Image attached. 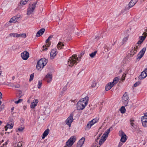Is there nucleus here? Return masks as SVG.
Masks as SVG:
<instances>
[{
  "instance_id": "obj_1",
  "label": "nucleus",
  "mask_w": 147,
  "mask_h": 147,
  "mask_svg": "<svg viewBox=\"0 0 147 147\" xmlns=\"http://www.w3.org/2000/svg\"><path fill=\"white\" fill-rule=\"evenodd\" d=\"M48 62V60L45 58H42L39 60L37 63L36 68L38 70H41L45 66Z\"/></svg>"
},
{
  "instance_id": "obj_2",
  "label": "nucleus",
  "mask_w": 147,
  "mask_h": 147,
  "mask_svg": "<svg viewBox=\"0 0 147 147\" xmlns=\"http://www.w3.org/2000/svg\"><path fill=\"white\" fill-rule=\"evenodd\" d=\"M80 61L78 59L77 55H74L72 56V58L70 57L69 59L68 65L69 66L72 67L75 64H76L77 63V61Z\"/></svg>"
},
{
  "instance_id": "obj_3",
  "label": "nucleus",
  "mask_w": 147,
  "mask_h": 147,
  "mask_svg": "<svg viewBox=\"0 0 147 147\" xmlns=\"http://www.w3.org/2000/svg\"><path fill=\"white\" fill-rule=\"evenodd\" d=\"M37 2L38 1H36L34 3L32 4L31 3L29 4V7L27 8V14L28 15H30L33 12L36 6Z\"/></svg>"
},
{
  "instance_id": "obj_4",
  "label": "nucleus",
  "mask_w": 147,
  "mask_h": 147,
  "mask_svg": "<svg viewBox=\"0 0 147 147\" xmlns=\"http://www.w3.org/2000/svg\"><path fill=\"white\" fill-rule=\"evenodd\" d=\"M76 140L75 136H72L66 142V146L64 147H71Z\"/></svg>"
},
{
  "instance_id": "obj_5",
  "label": "nucleus",
  "mask_w": 147,
  "mask_h": 147,
  "mask_svg": "<svg viewBox=\"0 0 147 147\" xmlns=\"http://www.w3.org/2000/svg\"><path fill=\"white\" fill-rule=\"evenodd\" d=\"M119 136L121 137L120 140L122 142H125L127 139L126 135L122 130L119 131Z\"/></svg>"
},
{
  "instance_id": "obj_6",
  "label": "nucleus",
  "mask_w": 147,
  "mask_h": 147,
  "mask_svg": "<svg viewBox=\"0 0 147 147\" xmlns=\"http://www.w3.org/2000/svg\"><path fill=\"white\" fill-rule=\"evenodd\" d=\"M138 0H131L128 4V5H127L125 7L124 10L127 11L130 8L132 7L136 4Z\"/></svg>"
},
{
  "instance_id": "obj_7",
  "label": "nucleus",
  "mask_w": 147,
  "mask_h": 147,
  "mask_svg": "<svg viewBox=\"0 0 147 147\" xmlns=\"http://www.w3.org/2000/svg\"><path fill=\"white\" fill-rule=\"evenodd\" d=\"M129 97L127 92H125L123 96V102L125 106H127L128 103Z\"/></svg>"
},
{
  "instance_id": "obj_8",
  "label": "nucleus",
  "mask_w": 147,
  "mask_h": 147,
  "mask_svg": "<svg viewBox=\"0 0 147 147\" xmlns=\"http://www.w3.org/2000/svg\"><path fill=\"white\" fill-rule=\"evenodd\" d=\"M74 119L73 118V114L71 113L69 116L67 118L65 121L66 124L70 127L71 125V123L72 122Z\"/></svg>"
},
{
  "instance_id": "obj_9",
  "label": "nucleus",
  "mask_w": 147,
  "mask_h": 147,
  "mask_svg": "<svg viewBox=\"0 0 147 147\" xmlns=\"http://www.w3.org/2000/svg\"><path fill=\"white\" fill-rule=\"evenodd\" d=\"M21 56L22 59L24 60H26L29 57V53L26 51H25L21 53Z\"/></svg>"
},
{
  "instance_id": "obj_10",
  "label": "nucleus",
  "mask_w": 147,
  "mask_h": 147,
  "mask_svg": "<svg viewBox=\"0 0 147 147\" xmlns=\"http://www.w3.org/2000/svg\"><path fill=\"white\" fill-rule=\"evenodd\" d=\"M146 114H147L146 113ZM141 121L143 126L144 127H147V115H145L141 118Z\"/></svg>"
},
{
  "instance_id": "obj_11",
  "label": "nucleus",
  "mask_w": 147,
  "mask_h": 147,
  "mask_svg": "<svg viewBox=\"0 0 147 147\" xmlns=\"http://www.w3.org/2000/svg\"><path fill=\"white\" fill-rule=\"evenodd\" d=\"M75 28V26L73 23H69L68 25L67 30L69 33H71L74 32Z\"/></svg>"
},
{
  "instance_id": "obj_12",
  "label": "nucleus",
  "mask_w": 147,
  "mask_h": 147,
  "mask_svg": "<svg viewBox=\"0 0 147 147\" xmlns=\"http://www.w3.org/2000/svg\"><path fill=\"white\" fill-rule=\"evenodd\" d=\"M86 105L81 102L80 101H78L77 104V108L78 110H81L83 109Z\"/></svg>"
},
{
  "instance_id": "obj_13",
  "label": "nucleus",
  "mask_w": 147,
  "mask_h": 147,
  "mask_svg": "<svg viewBox=\"0 0 147 147\" xmlns=\"http://www.w3.org/2000/svg\"><path fill=\"white\" fill-rule=\"evenodd\" d=\"M88 100L89 97L87 96H86L84 98L80 99L79 101H80L81 102H82L83 104L84 103L85 105H86L88 102Z\"/></svg>"
},
{
  "instance_id": "obj_14",
  "label": "nucleus",
  "mask_w": 147,
  "mask_h": 147,
  "mask_svg": "<svg viewBox=\"0 0 147 147\" xmlns=\"http://www.w3.org/2000/svg\"><path fill=\"white\" fill-rule=\"evenodd\" d=\"M57 49H53L51 51L50 54V57L51 59H53L57 54Z\"/></svg>"
},
{
  "instance_id": "obj_15",
  "label": "nucleus",
  "mask_w": 147,
  "mask_h": 147,
  "mask_svg": "<svg viewBox=\"0 0 147 147\" xmlns=\"http://www.w3.org/2000/svg\"><path fill=\"white\" fill-rule=\"evenodd\" d=\"M85 138L82 137L78 142L77 143V147H81L84 143Z\"/></svg>"
},
{
  "instance_id": "obj_16",
  "label": "nucleus",
  "mask_w": 147,
  "mask_h": 147,
  "mask_svg": "<svg viewBox=\"0 0 147 147\" xmlns=\"http://www.w3.org/2000/svg\"><path fill=\"white\" fill-rule=\"evenodd\" d=\"M145 71H144L141 73L140 75L138 77V78L140 80H142L147 76L146 74V72H145Z\"/></svg>"
},
{
  "instance_id": "obj_17",
  "label": "nucleus",
  "mask_w": 147,
  "mask_h": 147,
  "mask_svg": "<svg viewBox=\"0 0 147 147\" xmlns=\"http://www.w3.org/2000/svg\"><path fill=\"white\" fill-rule=\"evenodd\" d=\"M120 79V77L118 76L116 77L113 80V81L112 82H110L111 83V84H112V85H113V86L115 85L117 82H119V79Z\"/></svg>"
},
{
  "instance_id": "obj_18",
  "label": "nucleus",
  "mask_w": 147,
  "mask_h": 147,
  "mask_svg": "<svg viewBox=\"0 0 147 147\" xmlns=\"http://www.w3.org/2000/svg\"><path fill=\"white\" fill-rule=\"evenodd\" d=\"M104 135H103L101 137V139H100L99 142V144L101 145H102L103 143L105 141V140H106L107 138V137H106V136H104Z\"/></svg>"
},
{
  "instance_id": "obj_19",
  "label": "nucleus",
  "mask_w": 147,
  "mask_h": 147,
  "mask_svg": "<svg viewBox=\"0 0 147 147\" xmlns=\"http://www.w3.org/2000/svg\"><path fill=\"white\" fill-rule=\"evenodd\" d=\"M38 102L37 99H34L33 100V102H32L30 105V107L31 108H34L37 105V104Z\"/></svg>"
},
{
  "instance_id": "obj_20",
  "label": "nucleus",
  "mask_w": 147,
  "mask_h": 147,
  "mask_svg": "<svg viewBox=\"0 0 147 147\" xmlns=\"http://www.w3.org/2000/svg\"><path fill=\"white\" fill-rule=\"evenodd\" d=\"M113 85L111 84V83H108L105 86V90L106 91H108L110 90L113 86Z\"/></svg>"
},
{
  "instance_id": "obj_21",
  "label": "nucleus",
  "mask_w": 147,
  "mask_h": 147,
  "mask_svg": "<svg viewBox=\"0 0 147 147\" xmlns=\"http://www.w3.org/2000/svg\"><path fill=\"white\" fill-rule=\"evenodd\" d=\"M19 17H17L16 16H13L9 21V22L11 23H16L18 21Z\"/></svg>"
},
{
  "instance_id": "obj_22",
  "label": "nucleus",
  "mask_w": 147,
  "mask_h": 147,
  "mask_svg": "<svg viewBox=\"0 0 147 147\" xmlns=\"http://www.w3.org/2000/svg\"><path fill=\"white\" fill-rule=\"evenodd\" d=\"M49 129H46L44 132L42 134V139H44L47 136L49 132Z\"/></svg>"
},
{
  "instance_id": "obj_23",
  "label": "nucleus",
  "mask_w": 147,
  "mask_h": 147,
  "mask_svg": "<svg viewBox=\"0 0 147 147\" xmlns=\"http://www.w3.org/2000/svg\"><path fill=\"white\" fill-rule=\"evenodd\" d=\"M28 1L29 0H21L20 3V4H18L19 7H20V6L26 4Z\"/></svg>"
},
{
  "instance_id": "obj_24",
  "label": "nucleus",
  "mask_w": 147,
  "mask_h": 147,
  "mask_svg": "<svg viewBox=\"0 0 147 147\" xmlns=\"http://www.w3.org/2000/svg\"><path fill=\"white\" fill-rule=\"evenodd\" d=\"M50 112V111L49 109H45L42 112V115L48 116Z\"/></svg>"
},
{
  "instance_id": "obj_25",
  "label": "nucleus",
  "mask_w": 147,
  "mask_h": 147,
  "mask_svg": "<svg viewBox=\"0 0 147 147\" xmlns=\"http://www.w3.org/2000/svg\"><path fill=\"white\" fill-rule=\"evenodd\" d=\"M143 35H144V36H140L139 37V38L140 39V40L142 41L143 42V41L145 39L147 35V34L145 32H144L143 33Z\"/></svg>"
},
{
  "instance_id": "obj_26",
  "label": "nucleus",
  "mask_w": 147,
  "mask_h": 147,
  "mask_svg": "<svg viewBox=\"0 0 147 147\" xmlns=\"http://www.w3.org/2000/svg\"><path fill=\"white\" fill-rule=\"evenodd\" d=\"M13 125L11 124L10 125L9 124H7L6 125H5V131H7V129L8 128L9 129H11L13 128Z\"/></svg>"
},
{
  "instance_id": "obj_27",
  "label": "nucleus",
  "mask_w": 147,
  "mask_h": 147,
  "mask_svg": "<svg viewBox=\"0 0 147 147\" xmlns=\"http://www.w3.org/2000/svg\"><path fill=\"white\" fill-rule=\"evenodd\" d=\"M64 46V44L62 42H59L57 45V47L58 49H63V47Z\"/></svg>"
},
{
  "instance_id": "obj_28",
  "label": "nucleus",
  "mask_w": 147,
  "mask_h": 147,
  "mask_svg": "<svg viewBox=\"0 0 147 147\" xmlns=\"http://www.w3.org/2000/svg\"><path fill=\"white\" fill-rule=\"evenodd\" d=\"M92 125L93 124L91 123V122H90V121H89L85 128V130H86L89 129Z\"/></svg>"
},
{
  "instance_id": "obj_29",
  "label": "nucleus",
  "mask_w": 147,
  "mask_h": 147,
  "mask_svg": "<svg viewBox=\"0 0 147 147\" xmlns=\"http://www.w3.org/2000/svg\"><path fill=\"white\" fill-rule=\"evenodd\" d=\"M112 129V127H111L109 128L108 129L107 131H105L104 134H103V135L106 136V137H108V134H109V133L110 132L111 129Z\"/></svg>"
},
{
  "instance_id": "obj_30",
  "label": "nucleus",
  "mask_w": 147,
  "mask_h": 147,
  "mask_svg": "<svg viewBox=\"0 0 147 147\" xmlns=\"http://www.w3.org/2000/svg\"><path fill=\"white\" fill-rule=\"evenodd\" d=\"M97 53V51H95L94 52L90 54H89V55L91 58H93L95 56Z\"/></svg>"
},
{
  "instance_id": "obj_31",
  "label": "nucleus",
  "mask_w": 147,
  "mask_h": 147,
  "mask_svg": "<svg viewBox=\"0 0 147 147\" xmlns=\"http://www.w3.org/2000/svg\"><path fill=\"white\" fill-rule=\"evenodd\" d=\"M119 110L120 111L121 113L122 114L124 113L126 111V109L125 107L123 106L121 107L119 109Z\"/></svg>"
},
{
  "instance_id": "obj_32",
  "label": "nucleus",
  "mask_w": 147,
  "mask_h": 147,
  "mask_svg": "<svg viewBox=\"0 0 147 147\" xmlns=\"http://www.w3.org/2000/svg\"><path fill=\"white\" fill-rule=\"evenodd\" d=\"M50 40L48 38L46 41V43L47 45V47H48L50 46L51 42L49 41Z\"/></svg>"
},
{
  "instance_id": "obj_33",
  "label": "nucleus",
  "mask_w": 147,
  "mask_h": 147,
  "mask_svg": "<svg viewBox=\"0 0 147 147\" xmlns=\"http://www.w3.org/2000/svg\"><path fill=\"white\" fill-rule=\"evenodd\" d=\"M99 118H95L93 119L92 120L90 121V122H91V123L93 124V125L97 121H98L99 120Z\"/></svg>"
},
{
  "instance_id": "obj_34",
  "label": "nucleus",
  "mask_w": 147,
  "mask_h": 147,
  "mask_svg": "<svg viewBox=\"0 0 147 147\" xmlns=\"http://www.w3.org/2000/svg\"><path fill=\"white\" fill-rule=\"evenodd\" d=\"M17 35V37H22L23 38H26V34L25 33H22V34H18Z\"/></svg>"
},
{
  "instance_id": "obj_35",
  "label": "nucleus",
  "mask_w": 147,
  "mask_h": 147,
  "mask_svg": "<svg viewBox=\"0 0 147 147\" xmlns=\"http://www.w3.org/2000/svg\"><path fill=\"white\" fill-rule=\"evenodd\" d=\"M18 90L20 92L18 94H17V97H18V98H21L22 96H23L22 95V92L21 90Z\"/></svg>"
},
{
  "instance_id": "obj_36",
  "label": "nucleus",
  "mask_w": 147,
  "mask_h": 147,
  "mask_svg": "<svg viewBox=\"0 0 147 147\" xmlns=\"http://www.w3.org/2000/svg\"><path fill=\"white\" fill-rule=\"evenodd\" d=\"M45 78L48 79L49 78V79L50 80L49 81H51L52 78V76L49 74H48L46 76Z\"/></svg>"
},
{
  "instance_id": "obj_37",
  "label": "nucleus",
  "mask_w": 147,
  "mask_h": 147,
  "mask_svg": "<svg viewBox=\"0 0 147 147\" xmlns=\"http://www.w3.org/2000/svg\"><path fill=\"white\" fill-rule=\"evenodd\" d=\"M146 47H144L140 51V52L139 53L143 54L144 55L145 52L146 51Z\"/></svg>"
},
{
  "instance_id": "obj_38",
  "label": "nucleus",
  "mask_w": 147,
  "mask_h": 147,
  "mask_svg": "<svg viewBox=\"0 0 147 147\" xmlns=\"http://www.w3.org/2000/svg\"><path fill=\"white\" fill-rule=\"evenodd\" d=\"M144 55L143 54H142L140 53H138V54L137 55V59H140Z\"/></svg>"
},
{
  "instance_id": "obj_39",
  "label": "nucleus",
  "mask_w": 147,
  "mask_h": 147,
  "mask_svg": "<svg viewBox=\"0 0 147 147\" xmlns=\"http://www.w3.org/2000/svg\"><path fill=\"white\" fill-rule=\"evenodd\" d=\"M96 86V82L95 80H94L92 84L91 87H92V88L94 87H95Z\"/></svg>"
},
{
  "instance_id": "obj_40",
  "label": "nucleus",
  "mask_w": 147,
  "mask_h": 147,
  "mask_svg": "<svg viewBox=\"0 0 147 147\" xmlns=\"http://www.w3.org/2000/svg\"><path fill=\"white\" fill-rule=\"evenodd\" d=\"M38 31L41 33V35H42L45 31V29L44 28H42L39 30Z\"/></svg>"
},
{
  "instance_id": "obj_41",
  "label": "nucleus",
  "mask_w": 147,
  "mask_h": 147,
  "mask_svg": "<svg viewBox=\"0 0 147 147\" xmlns=\"http://www.w3.org/2000/svg\"><path fill=\"white\" fill-rule=\"evenodd\" d=\"M34 73H33V74H31V75H30V78L29 80V81L30 82L33 80L34 77Z\"/></svg>"
},
{
  "instance_id": "obj_42",
  "label": "nucleus",
  "mask_w": 147,
  "mask_h": 147,
  "mask_svg": "<svg viewBox=\"0 0 147 147\" xmlns=\"http://www.w3.org/2000/svg\"><path fill=\"white\" fill-rule=\"evenodd\" d=\"M42 81L40 80H39L38 81V88H40L41 87V86H42Z\"/></svg>"
},
{
  "instance_id": "obj_43",
  "label": "nucleus",
  "mask_w": 147,
  "mask_h": 147,
  "mask_svg": "<svg viewBox=\"0 0 147 147\" xmlns=\"http://www.w3.org/2000/svg\"><path fill=\"white\" fill-rule=\"evenodd\" d=\"M10 36H12L13 37H17V35L18 33H11L9 34Z\"/></svg>"
},
{
  "instance_id": "obj_44",
  "label": "nucleus",
  "mask_w": 147,
  "mask_h": 147,
  "mask_svg": "<svg viewBox=\"0 0 147 147\" xmlns=\"http://www.w3.org/2000/svg\"><path fill=\"white\" fill-rule=\"evenodd\" d=\"M141 84V82L139 81L136 82L134 84V86L135 87H136Z\"/></svg>"
},
{
  "instance_id": "obj_45",
  "label": "nucleus",
  "mask_w": 147,
  "mask_h": 147,
  "mask_svg": "<svg viewBox=\"0 0 147 147\" xmlns=\"http://www.w3.org/2000/svg\"><path fill=\"white\" fill-rule=\"evenodd\" d=\"M23 100V99H19L18 100L15 101V103L16 104H18L20 102H22Z\"/></svg>"
},
{
  "instance_id": "obj_46",
  "label": "nucleus",
  "mask_w": 147,
  "mask_h": 147,
  "mask_svg": "<svg viewBox=\"0 0 147 147\" xmlns=\"http://www.w3.org/2000/svg\"><path fill=\"white\" fill-rule=\"evenodd\" d=\"M24 129V127H20L18 128V130L20 132H22L23 131Z\"/></svg>"
},
{
  "instance_id": "obj_47",
  "label": "nucleus",
  "mask_w": 147,
  "mask_h": 147,
  "mask_svg": "<svg viewBox=\"0 0 147 147\" xmlns=\"http://www.w3.org/2000/svg\"><path fill=\"white\" fill-rule=\"evenodd\" d=\"M129 36V35L128 34H127V35L125 36L124 38L123 39V41H126L128 37V36Z\"/></svg>"
},
{
  "instance_id": "obj_48",
  "label": "nucleus",
  "mask_w": 147,
  "mask_h": 147,
  "mask_svg": "<svg viewBox=\"0 0 147 147\" xmlns=\"http://www.w3.org/2000/svg\"><path fill=\"white\" fill-rule=\"evenodd\" d=\"M134 47H132L131 48V49L130 51V55H131L132 56V54H133L134 53Z\"/></svg>"
},
{
  "instance_id": "obj_49",
  "label": "nucleus",
  "mask_w": 147,
  "mask_h": 147,
  "mask_svg": "<svg viewBox=\"0 0 147 147\" xmlns=\"http://www.w3.org/2000/svg\"><path fill=\"white\" fill-rule=\"evenodd\" d=\"M42 35H41V33H40V32L38 31L37 32V33H36V36L37 37H39V36H41Z\"/></svg>"
},
{
  "instance_id": "obj_50",
  "label": "nucleus",
  "mask_w": 147,
  "mask_h": 147,
  "mask_svg": "<svg viewBox=\"0 0 147 147\" xmlns=\"http://www.w3.org/2000/svg\"><path fill=\"white\" fill-rule=\"evenodd\" d=\"M134 53L133 54H132V56L135 53H136L137 52V51L136 49V47H134Z\"/></svg>"
},
{
  "instance_id": "obj_51",
  "label": "nucleus",
  "mask_w": 147,
  "mask_h": 147,
  "mask_svg": "<svg viewBox=\"0 0 147 147\" xmlns=\"http://www.w3.org/2000/svg\"><path fill=\"white\" fill-rule=\"evenodd\" d=\"M126 76V74H124L122 76V81H124L125 78V77Z\"/></svg>"
},
{
  "instance_id": "obj_52",
  "label": "nucleus",
  "mask_w": 147,
  "mask_h": 147,
  "mask_svg": "<svg viewBox=\"0 0 147 147\" xmlns=\"http://www.w3.org/2000/svg\"><path fill=\"white\" fill-rule=\"evenodd\" d=\"M67 89V86H65L63 88V91H62V93H63L64 92V91Z\"/></svg>"
},
{
  "instance_id": "obj_53",
  "label": "nucleus",
  "mask_w": 147,
  "mask_h": 147,
  "mask_svg": "<svg viewBox=\"0 0 147 147\" xmlns=\"http://www.w3.org/2000/svg\"><path fill=\"white\" fill-rule=\"evenodd\" d=\"M108 47L106 46L105 48V51L106 52H107L108 51Z\"/></svg>"
},
{
  "instance_id": "obj_54",
  "label": "nucleus",
  "mask_w": 147,
  "mask_h": 147,
  "mask_svg": "<svg viewBox=\"0 0 147 147\" xmlns=\"http://www.w3.org/2000/svg\"><path fill=\"white\" fill-rule=\"evenodd\" d=\"M84 54V53H80V55H78V57L79 58H81V57H82V56Z\"/></svg>"
},
{
  "instance_id": "obj_55",
  "label": "nucleus",
  "mask_w": 147,
  "mask_h": 147,
  "mask_svg": "<svg viewBox=\"0 0 147 147\" xmlns=\"http://www.w3.org/2000/svg\"><path fill=\"white\" fill-rule=\"evenodd\" d=\"M142 41H141V40H139L138 41V42L136 43V45H139L141 44L142 43Z\"/></svg>"
},
{
  "instance_id": "obj_56",
  "label": "nucleus",
  "mask_w": 147,
  "mask_h": 147,
  "mask_svg": "<svg viewBox=\"0 0 147 147\" xmlns=\"http://www.w3.org/2000/svg\"><path fill=\"white\" fill-rule=\"evenodd\" d=\"M123 142H119L118 147H120L123 145Z\"/></svg>"
},
{
  "instance_id": "obj_57",
  "label": "nucleus",
  "mask_w": 147,
  "mask_h": 147,
  "mask_svg": "<svg viewBox=\"0 0 147 147\" xmlns=\"http://www.w3.org/2000/svg\"><path fill=\"white\" fill-rule=\"evenodd\" d=\"M99 38V37L98 36H96L94 38V40L95 41H96Z\"/></svg>"
},
{
  "instance_id": "obj_58",
  "label": "nucleus",
  "mask_w": 147,
  "mask_h": 147,
  "mask_svg": "<svg viewBox=\"0 0 147 147\" xmlns=\"http://www.w3.org/2000/svg\"><path fill=\"white\" fill-rule=\"evenodd\" d=\"M46 45H45V46H44V45H43V46H42V47L43 48L42 50L43 51H45V50H46L47 49V47H46L45 48V49H44V48L45 47V46H46Z\"/></svg>"
},
{
  "instance_id": "obj_59",
  "label": "nucleus",
  "mask_w": 147,
  "mask_h": 147,
  "mask_svg": "<svg viewBox=\"0 0 147 147\" xmlns=\"http://www.w3.org/2000/svg\"><path fill=\"white\" fill-rule=\"evenodd\" d=\"M4 108V105H2L0 107V108L2 110Z\"/></svg>"
},
{
  "instance_id": "obj_60",
  "label": "nucleus",
  "mask_w": 147,
  "mask_h": 147,
  "mask_svg": "<svg viewBox=\"0 0 147 147\" xmlns=\"http://www.w3.org/2000/svg\"><path fill=\"white\" fill-rule=\"evenodd\" d=\"M20 87V85L19 84L16 85L15 86V87L16 88H19Z\"/></svg>"
},
{
  "instance_id": "obj_61",
  "label": "nucleus",
  "mask_w": 147,
  "mask_h": 147,
  "mask_svg": "<svg viewBox=\"0 0 147 147\" xmlns=\"http://www.w3.org/2000/svg\"><path fill=\"white\" fill-rule=\"evenodd\" d=\"M53 35H50V36L49 37H48V38L50 39H51L53 37Z\"/></svg>"
},
{
  "instance_id": "obj_62",
  "label": "nucleus",
  "mask_w": 147,
  "mask_h": 147,
  "mask_svg": "<svg viewBox=\"0 0 147 147\" xmlns=\"http://www.w3.org/2000/svg\"><path fill=\"white\" fill-rule=\"evenodd\" d=\"M2 94L1 92H0V100L2 98Z\"/></svg>"
},
{
  "instance_id": "obj_63",
  "label": "nucleus",
  "mask_w": 147,
  "mask_h": 147,
  "mask_svg": "<svg viewBox=\"0 0 147 147\" xmlns=\"http://www.w3.org/2000/svg\"><path fill=\"white\" fill-rule=\"evenodd\" d=\"M98 140H96L95 141V143L96 144H98Z\"/></svg>"
},
{
  "instance_id": "obj_64",
  "label": "nucleus",
  "mask_w": 147,
  "mask_h": 147,
  "mask_svg": "<svg viewBox=\"0 0 147 147\" xmlns=\"http://www.w3.org/2000/svg\"><path fill=\"white\" fill-rule=\"evenodd\" d=\"M134 121V120L132 118H131L130 120V121L131 122H133Z\"/></svg>"
}]
</instances>
